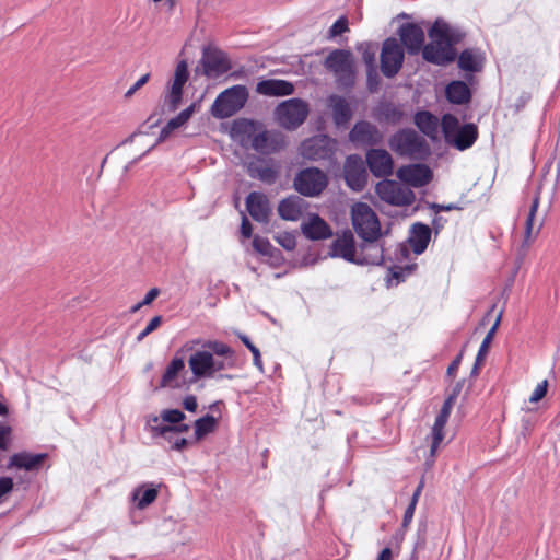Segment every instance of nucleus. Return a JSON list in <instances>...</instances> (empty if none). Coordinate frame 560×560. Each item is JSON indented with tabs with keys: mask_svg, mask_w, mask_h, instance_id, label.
I'll return each mask as SVG.
<instances>
[{
	"mask_svg": "<svg viewBox=\"0 0 560 560\" xmlns=\"http://www.w3.org/2000/svg\"><path fill=\"white\" fill-rule=\"evenodd\" d=\"M431 43L422 50L423 58L432 63L446 65L455 59L452 47L450 27L442 21H436L429 31Z\"/></svg>",
	"mask_w": 560,
	"mask_h": 560,
	"instance_id": "obj_1",
	"label": "nucleus"
},
{
	"mask_svg": "<svg viewBox=\"0 0 560 560\" xmlns=\"http://www.w3.org/2000/svg\"><path fill=\"white\" fill-rule=\"evenodd\" d=\"M389 148L401 156L422 160L430 154L427 141L413 129H401L388 140Z\"/></svg>",
	"mask_w": 560,
	"mask_h": 560,
	"instance_id": "obj_2",
	"label": "nucleus"
},
{
	"mask_svg": "<svg viewBox=\"0 0 560 560\" xmlns=\"http://www.w3.org/2000/svg\"><path fill=\"white\" fill-rule=\"evenodd\" d=\"M248 100L245 85H234L221 92L211 106V115L215 118H229L244 107Z\"/></svg>",
	"mask_w": 560,
	"mask_h": 560,
	"instance_id": "obj_3",
	"label": "nucleus"
},
{
	"mask_svg": "<svg viewBox=\"0 0 560 560\" xmlns=\"http://www.w3.org/2000/svg\"><path fill=\"white\" fill-rule=\"evenodd\" d=\"M352 225L362 240L381 236V224L374 210L364 202H357L351 208Z\"/></svg>",
	"mask_w": 560,
	"mask_h": 560,
	"instance_id": "obj_4",
	"label": "nucleus"
},
{
	"mask_svg": "<svg viewBox=\"0 0 560 560\" xmlns=\"http://www.w3.org/2000/svg\"><path fill=\"white\" fill-rule=\"evenodd\" d=\"M308 112V104L305 101L290 98L281 102L276 107L275 117L281 127L294 130L305 121Z\"/></svg>",
	"mask_w": 560,
	"mask_h": 560,
	"instance_id": "obj_5",
	"label": "nucleus"
},
{
	"mask_svg": "<svg viewBox=\"0 0 560 560\" xmlns=\"http://www.w3.org/2000/svg\"><path fill=\"white\" fill-rule=\"evenodd\" d=\"M325 67L335 74L340 85H353L355 73L354 59L351 51L335 49L326 57Z\"/></svg>",
	"mask_w": 560,
	"mask_h": 560,
	"instance_id": "obj_6",
	"label": "nucleus"
},
{
	"mask_svg": "<svg viewBox=\"0 0 560 560\" xmlns=\"http://www.w3.org/2000/svg\"><path fill=\"white\" fill-rule=\"evenodd\" d=\"M375 191L383 201L392 206H410L416 200L415 192L409 187L390 179L380 182Z\"/></svg>",
	"mask_w": 560,
	"mask_h": 560,
	"instance_id": "obj_7",
	"label": "nucleus"
},
{
	"mask_svg": "<svg viewBox=\"0 0 560 560\" xmlns=\"http://www.w3.org/2000/svg\"><path fill=\"white\" fill-rule=\"evenodd\" d=\"M327 184V175L316 167L302 170L294 178L295 189L308 197L318 196Z\"/></svg>",
	"mask_w": 560,
	"mask_h": 560,
	"instance_id": "obj_8",
	"label": "nucleus"
},
{
	"mask_svg": "<svg viewBox=\"0 0 560 560\" xmlns=\"http://www.w3.org/2000/svg\"><path fill=\"white\" fill-rule=\"evenodd\" d=\"M188 365L196 378L213 377L217 372L226 370L225 364L219 362V359L213 357L208 350H198L194 352L189 360Z\"/></svg>",
	"mask_w": 560,
	"mask_h": 560,
	"instance_id": "obj_9",
	"label": "nucleus"
},
{
	"mask_svg": "<svg viewBox=\"0 0 560 560\" xmlns=\"http://www.w3.org/2000/svg\"><path fill=\"white\" fill-rule=\"evenodd\" d=\"M404 50L396 38L384 40L381 51V71L387 78L398 73L404 62Z\"/></svg>",
	"mask_w": 560,
	"mask_h": 560,
	"instance_id": "obj_10",
	"label": "nucleus"
},
{
	"mask_svg": "<svg viewBox=\"0 0 560 560\" xmlns=\"http://www.w3.org/2000/svg\"><path fill=\"white\" fill-rule=\"evenodd\" d=\"M189 72L188 65L185 60H180L175 68L174 75L167 92L164 96V105L167 106L170 112H174L178 108L182 103L183 88L188 81Z\"/></svg>",
	"mask_w": 560,
	"mask_h": 560,
	"instance_id": "obj_11",
	"label": "nucleus"
},
{
	"mask_svg": "<svg viewBox=\"0 0 560 560\" xmlns=\"http://www.w3.org/2000/svg\"><path fill=\"white\" fill-rule=\"evenodd\" d=\"M343 173L346 183L351 189L361 191L366 185L368 174L360 155L352 154L347 158Z\"/></svg>",
	"mask_w": 560,
	"mask_h": 560,
	"instance_id": "obj_12",
	"label": "nucleus"
},
{
	"mask_svg": "<svg viewBox=\"0 0 560 560\" xmlns=\"http://www.w3.org/2000/svg\"><path fill=\"white\" fill-rule=\"evenodd\" d=\"M432 171L424 164H410L398 168L397 177L412 187H423L432 179Z\"/></svg>",
	"mask_w": 560,
	"mask_h": 560,
	"instance_id": "obj_13",
	"label": "nucleus"
},
{
	"mask_svg": "<svg viewBox=\"0 0 560 560\" xmlns=\"http://www.w3.org/2000/svg\"><path fill=\"white\" fill-rule=\"evenodd\" d=\"M201 63L207 77L215 78L230 70L231 65L224 52L213 48L203 50Z\"/></svg>",
	"mask_w": 560,
	"mask_h": 560,
	"instance_id": "obj_14",
	"label": "nucleus"
},
{
	"mask_svg": "<svg viewBox=\"0 0 560 560\" xmlns=\"http://www.w3.org/2000/svg\"><path fill=\"white\" fill-rule=\"evenodd\" d=\"M285 147L284 137L277 131H268L260 126L256 137L253 139L252 148L260 153L269 154Z\"/></svg>",
	"mask_w": 560,
	"mask_h": 560,
	"instance_id": "obj_15",
	"label": "nucleus"
},
{
	"mask_svg": "<svg viewBox=\"0 0 560 560\" xmlns=\"http://www.w3.org/2000/svg\"><path fill=\"white\" fill-rule=\"evenodd\" d=\"M329 254L357 265L358 247L352 232L348 230L338 235L330 245Z\"/></svg>",
	"mask_w": 560,
	"mask_h": 560,
	"instance_id": "obj_16",
	"label": "nucleus"
},
{
	"mask_svg": "<svg viewBox=\"0 0 560 560\" xmlns=\"http://www.w3.org/2000/svg\"><path fill=\"white\" fill-rule=\"evenodd\" d=\"M366 163L371 173L376 177H386L393 173V158L384 149L369 150L366 153Z\"/></svg>",
	"mask_w": 560,
	"mask_h": 560,
	"instance_id": "obj_17",
	"label": "nucleus"
},
{
	"mask_svg": "<svg viewBox=\"0 0 560 560\" xmlns=\"http://www.w3.org/2000/svg\"><path fill=\"white\" fill-rule=\"evenodd\" d=\"M351 142L360 145H374L382 141L383 135L376 126L369 121L357 122L349 132Z\"/></svg>",
	"mask_w": 560,
	"mask_h": 560,
	"instance_id": "obj_18",
	"label": "nucleus"
},
{
	"mask_svg": "<svg viewBox=\"0 0 560 560\" xmlns=\"http://www.w3.org/2000/svg\"><path fill=\"white\" fill-rule=\"evenodd\" d=\"M303 235L312 241L327 240L332 236V230L318 214L312 213L301 224Z\"/></svg>",
	"mask_w": 560,
	"mask_h": 560,
	"instance_id": "obj_19",
	"label": "nucleus"
},
{
	"mask_svg": "<svg viewBox=\"0 0 560 560\" xmlns=\"http://www.w3.org/2000/svg\"><path fill=\"white\" fill-rule=\"evenodd\" d=\"M398 34L402 45L410 55L418 54L424 47V32L419 25L413 23L402 24L398 30Z\"/></svg>",
	"mask_w": 560,
	"mask_h": 560,
	"instance_id": "obj_20",
	"label": "nucleus"
},
{
	"mask_svg": "<svg viewBox=\"0 0 560 560\" xmlns=\"http://www.w3.org/2000/svg\"><path fill=\"white\" fill-rule=\"evenodd\" d=\"M380 237L363 240L358 247L357 265H381L384 260L383 246L377 242Z\"/></svg>",
	"mask_w": 560,
	"mask_h": 560,
	"instance_id": "obj_21",
	"label": "nucleus"
},
{
	"mask_svg": "<svg viewBox=\"0 0 560 560\" xmlns=\"http://www.w3.org/2000/svg\"><path fill=\"white\" fill-rule=\"evenodd\" d=\"M255 91L259 95L281 97L293 94L294 85L282 79H264L257 82Z\"/></svg>",
	"mask_w": 560,
	"mask_h": 560,
	"instance_id": "obj_22",
	"label": "nucleus"
},
{
	"mask_svg": "<svg viewBox=\"0 0 560 560\" xmlns=\"http://www.w3.org/2000/svg\"><path fill=\"white\" fill-rule=\"evenodd\" d=\"M246 209L257 222H267L271 213L268 198L257 191L250 192L246 198Z\"/></svg>",
	"mask_w": 560,
	"mask_h": 560,
	"instance_id": "obj_23",
	"label": "nucleus"
},
{
	"mask_svg": "<svg viewBox=\"0 0 560 560\" xmlns=\"http://www.w3.org/2000/svg\"><path fill=\"white\" fill-rule=\"evenodd\" d=\"M540 202V196L539 192L536 194L534 197L532 205L529 207V211L525 221V232H524V241L523 246L528 248L538 236L540 229L544 224V220H536L537 210Z\"/></svg>",
	"mask_w": 560,
	"mask_h": 560,
	"instance_id": "obj_24",
	"label": "nucleus"
},
{
	"mask_svg": "<svg viewBox=\"0 0 560 560\" xmlns=\"http://www.w3.org/2000/svg\"><path fill=\"white\" fill-rule=\"evenodd\" d=\"M260 124L249 119H237L233 122L231 128V136L234 140L238 141L242 145H253V139L256 137L260 128Z\"/></svg>",
	"mask_w": 560,
	"mask_h": 560,
	"instance_id": "obj_25",
	"label": "nucleus"
},
{
	"mask_svg": "<svg viewBox=\"0 0 560 560\" xmlns=\"http://www.w3.org/2000/svg\"><path fill=\"white\" fill-rule=\"evenodd\" d=\"M307 209L306 201L299 196H290L278 206L279 215L287 221H298Z\"/></svg>",
	"mask_w": 560,
	"mask_h": 560,
	"instance_id": "obj_26",
	"label": "nucleus"
},
{
	"mask_svg": "<svg viewBox=\"0 0 560 560\" xmlns=\"http://www.w3.org/2000/svg\"><path fill=\"white\" fill-rule=\"evenodd\" d=\"M329 139L327 137H313L302 142L301 154L308 160H319L326 158L328 153L327 145Z\"/></svg>",
	"mask_w": 560,
	"mask_h": 560,
	"instance_id": "obj_27",
	"label": "nucleus"
},
{
	"mask_svg": "<svg viewBox=\"0 0 560 560\" xmlns=\"http://www.w3.org/2000/svg\"><path fill=\"white\" fill-rule=\"evenodd\" d=\"M46 454H31L26 452L14 454L8 464L9 469H24L26 472L37 470Z\"/></svg>",
	"mask_w": 560,
	"mask_h": 560,
	"instance_id": "obj_28",
	"label": "nucleus"
},
{
	"mask_svg": "<svg viewBox=\"0 0 560 560\" xmlns=\"http://www.w3.org/2000/svg\"><path fill=\"white\" fill-rule=\"evenodd\" d=\"M185 369V362L182 358H173L162 375L160 387L179 388L183 385L179 374Z\"/></svg>",
	"mask_w": 560,
	"mask_h": 560,
	"instance_id": "obj_29",
	"label": "nucleus"
},
{
	"mask_svg": "<svg viewBox=\"0 0 560 560\" xmlns=\"http://www.w3.org/2000/svg\"><path fill=\"white\" fill-rule=\"evenodd\" d=\"M478 138V129L474 124L463 125L447 142L456 149L464 151L470 148Z\"/></svg>",
	"mask_w": 560,
	"mask_h": 560,
	"instance_id": "obj_30",
	"label": "nucleus"
},
{
	"mask_svg": "<svg viewBox=\"0 0 560 560\" xmlns=\"http://www.w3.org/2000/svg\"><path fill=\"white\" fill-rule=\"evenodd\" d=\"M431 238V229L423 223L412 225L409 236V244L415 254H421L428 247Z\"/></svg>",
	"mask_w": 560,
	"mask_h": 560,
	"instance_id": "obj_31",
	"label": "nucleus"
},
{
	"mask_svg": "<svg viewBox=\"0 0 560 560\" xmlns=\"http://www.w3.org/2000/svg\"><path fill=\"white\" fill-rule=\"evenodd\" d=\"M328 105L332 110V118L336 125H346L352 117V109L348 101L339 95H331Z\"/></svg>",
	"mask_w": 560,
	"mask_h": 560,
	"instance_id": "obj_32",
	"label": "nucleus"
},
{
	"mask_svg": "<svg viewBox=\"0 0 560 560\" xmlns=\"http://www.w3.org/2000/svg\"><path fill=\"white\" fill-rule=\"evenodd\" d=\"M203 347L206 350L213 353V357H217L219 362L223 364L228 362L226 369L235 366V352L226 343L217 340H209L203 345Z\"/></svg>",
	"mask_w": 560,
	"mask_h": 560,
	"instance_id": "obj_33",
	"label": "nucleus"
},
{
	"mask_svg": "<svg viewBox=\"0 0 560 560\" xmlns=\"http://www.w3.org/2000/svg\"><path fill=\"white\" fill-rule=\"evenodd\" d=\"M195 112V105H190L182 110L176 117L168 120V122L162 128L158 142H163L170 138V136L180 127H183L192 116Z\"/></svg>",
	"mask_w": 560,
	"mask_h": 560,
	"instance_id": "obj_34",
	"label": "nucleus"
},
{
	"mask_svg": "<svg viewBox=\"0 0 560 560\" xmlns=\"http://www.w3.org/2000/svg\"><path fill=\"white\" fill-rule=\"evenodd\" d=\"M416 126L429 138L435 140L439 136L440 124L438 118L429 112H418L415 115Z\"/></svg>",
	"mask_w": 560,
	"mask_h": 560,
	"instance_id": "obj_35",
	"label": "nucleus"
},
{
	"mask_svg": "<svg viewBox=\"0 0 560 560\" xmlns=\"http://www.w3.org/2000/svg\"><path fill=\"white\" fill-rule=\"evenodd\" d=\"M485 58L481 52L475 49H466L458 57V66L462 70L478 72L483 67Z\"/></svg>",
	"mask_w": 560,
	"mask_h": 560,
	"instance_id": "obj_36",
	"label": "nucleus"
},
{
	"mask_svg": "<svg viewBox=\"0 0 560 560\" xmlns=\"http://www.w3.org/2000/svg\"><path fill=\"white\" fill-rule=\"evenodd\" d=\"M446 97L451 103L464 104L470 100V90L463 81L451 82L445 90Z\"/></svg>",
	"mask_w": 560,
	"mask_h": 560,
	"instance_id": "obj_37",
	"label": "nucleus"
},
{
	"mask_svg": "<svg viewBox=\"0 0 560 560\" xmlns=\"http://www.w3.org/2000/svg\"><path fill=\"white\" fill-rule=\"evenodd\" d=\"M158 489L153 485H142L132 492V500L138 509H144L158 498Z\"/></svg>",
	"mask_w": 560,
	"mask_h": 560,
	"instance_id": "obj_38",
	"label": "nucleus"
},
{
	"mask_svg": "<svg viewBox=\"0 0 560 560\" xmlns=\"http://www.w3.org/2000/svg\"><path fill=\"white\" fill-rule=\"evenodd\" d=\"M249 174L267 184H273L278 177L277 168L269 164L253 165L249 167Z\"/></svg>",
	"mask_w": 560,
	"mask_h": 560,
	"instance_id": "obj_39",
	"label": "nucleus"
},
{
	"mask_svg": "<svg viewBox=\"0 0 560 560\" xmlns=\"http://www.w3.org/2000/svg\"><path fill=\"white\" fill-rule=\"evenodd\" d=\"M128 142L135 143L137 149L133 150L131 153H138L139 156L136 159H140L148 152H150L159 142L158 140L155 142H150L147 135L143 133H133L129 139H127L124 144H127Z\"/></svg>",
	"mask_w": 560,
	"mask_h": 560,
	"instance_id": "obj_40",
	"label": "nucleus"
},
{
	"mask_svg": "<svg viewBox=\"0 0 560 560\" xmlns=\"http://www.w3.org/2000/svg\"><path fill=\"white\" fill-rule=\"evenodd\" d=\"M458 392H459V389H455L453 392V394L450 395L445 399V401H444V404H443V406H442V408L440 410V413L435 418L433 427L445 429V425H446L447 420L450 418L452 408H453V406L455 404V400L457 398Z\"/></svg>",
	"mask_w": 560,
	"mask_h": 560,
	"instance_id": "obj_41",
	"label": "nucleus"
},
{
	"mask_svg": "<svg viewBox=\"0 0 560 560\" xmlns=\"http://www.w3.org/2000/svg\"><path fill=\"white\" fill-rule=\"evenodd\" d=\"M151 430L154 435H160L164 438L166 441H171L176 433L187 432L189 430L188 424H177V425H152Z\"/></svg>",
	"mask_w": 560,
	"mask_h": 560,
	"instance_id": "obj_42",
	"label": "nucleus"
},
{
	"mask_svg": "<svg viewBox=\"0 0 560 560\" xmlns=\"http://www.w3.org/2000/svg\"><path fill=\"white\" fill-rule=\"evenodd\" d=\"M217 420L213 416L207 415L195 421V435L199 440L215 429Z\"/></svg>",
	"mask_w": 560,
	"mask_h": 560,
	"instance_id": "obj_43",
	"label": "nucleus"
},
{
	"mask_svg": "<svg viewBox=\"0 0 560 560\" xmlns=\"http://www.w3.org/2000/svg\"><path fill=\"white\" fill-rule=\"evenodd\" d=\"M500 320H501V314L498 315L494 324L492 325L490 330L487 332L486 337L483 338V340L480 345L479 351L477 353V363L483 362V360L488 353L490 343L492 342L494 334L499 327Z\"/></svg>",
	"mask_w": 560,
	"mask_h": 560,
	"instance_id": "obj_44",
	"label": "nucleus"
},
{
	"mask_svg": "<svg viewBox=\"0 0 560 560\" xmlns=\"http://www.w3.org/2000/svg\"><path fill=\"white\" fill-rule=\"evenodd\" d=\"M441 128H442L445 141L448 142L451 140V138L455 135V132L460 127H459L458 119L455 116H453L451 114H445L441 120Z\"/></svg>",
	"mask_w": 560,
	"mask_h": 560,
	"instance_id": "obj_45",
	"label": "nucleus"
},
{
	"mask_svg": "<svg viewBox=\"0 0 560 560\" xmlns=\"http://www.w3.org/2000/svg\"><path fill=\"white\" fill-rule=\"evenodd\" d=\"M160 419L163 421V422H167L170 423L168 425L171 424H178L180 423L184 419H185V413L178 409H166V410H163L161 412V416L160 418L159 417H153L151 419V421L153 423H156V425H159V421Z\"/></svg>",
	"mask_w": 560,
	"mask_h": 560,
	"instance_id": "obj_46",
	"label": "nucleus"
},
{
	"mask_svg": "<svg viewBox=\"0 0 560 560\" xmlns=\"http://www.w3.org/2000/svg\"><path fill=\"white\" fill-rule=\"evenodd\" d=\"M445 438V431L442 428L432 427L431 430V447L430 455L431 457H435V454L439 450L440 444Z\"/></svg>",
	"mask_w": 560,
	"mask_h": 560,
	"instance_id": "obj_47",
	"label": "nucleus"
},
{
	"mask_svg": "<svg viewBox=\"0 0 560 560\" xmlns=\"http://www.w3.org/2000/svg\"><path fill=\"white\" fill-rule=\"evenodd\" d=\"M277 243L285 248L287 250H292L296 246V240L294 234L290 232H281L275 236Z\"/></svg>",
	"mask_w": 560,
	"mask_h": 560,
	"instance_id": "obj_48",
	"label": "nucleus"
},
{
	"mask_svg": "<svg viewBox=\"0 0 560 560\" xmlns=\"http://www.w3.org/2000/svg\"><path fill=\"white\" fill-rule=\"evenodd\" d=\"M238 337L242 340V342L249 349V352H252L253 358H254V364L259 370H262V361L260 358L259 349L255 345L252 343V341L249 340V338L247 336L240 334Z\"/></svg>",
	"mask_w": 560,
	"mask_h": 560,
	"instance_id": "obj_49",
	"label": "nucleus"
},
{
	"mask_svg": "<svg viewBox=\"0 0 560 560\" xmlns=\"http://www.w3.org/2000/svg\"><path fill=\"white\" fill-rule=\"evenodd\" d=\"M162 323V316L158 315L154 316L147 327L138 335L137 340L142 341L147 336H149L151 332H153L155 329L159 328V326Z\"/></svg>",
	"mask_w": 560,
	"mask_h": 560,
	"instance_id": "obj_50",
	"label": "nucleus"
},
{
	"mask_svg": "<svg viewBox=\"0 0 560 560\" xmlns=\"http://www.w3.org/2000/svg\"><path fill=\"white\" fill-rule=\"evenodd\" d=\"M348 31V20L345 16L339 18L330 27L329 34L335 37Z\"/></svg>",
	"mask_w": 560,
	"mask_h": 560,
	"instance_id": "obj_51",
	"label": "nucleus"
},
{
	"mask_svg": "<svg viewBox=\"0 0 560 560\" xmlns=\"http://www.w3.org/2000/svg\"><path fill=\"white\" fill-rule=\"evenodd\" d=\"M547 389H548V381L544 380L536 386L535 390L533 392V394L529 397V401L538 402L539 400H541L546 396Z\"/></svg>",
	"mask_w": 560,
	"mask_h": 560,
	"instance_id": "obj_52",
	"label": "nucleus"
},
{
	"mask_svg": "<svg viewBox=\"0 0 560 560\" xmlns=\"http://www.w3.org/2000/svg\"><path fill=\"white\" fill-rule=\"evenodd\" d=\"M253 246L257 252H259L261 254H268L269 249L271 247V245L267 238H262L259 236L254 237Z\"/></svg>",
	"mask_w": 560,
	"mask_h": 560,
	"instance_id": "obj_53",
	"label": "nucleus"
},
{
	"mask_svg": "<svg viewBox=\"0 0 560 560\" xmlns=\"http://www.w3.org/2000/svg\"><path fill=\"white\" fill-rule=\"evenodd\" d=\"M150 79V73L143 74L125 94L126 97L132 96L139 89H141Z\"/></svg>",
	"mask_w": 560,
	"mask_h": 560,
	"instance_id": "obj_54",
	"label": "nucleus"
},
{
	"mask_svg": "<svg viewBox=\"0 0 560 560\" xmlns=\"http://www.w3.org/2000/svg\"><path fill=\"white\" fill-rule=\"evenodd\" d=\"M385 116L387 120L392 121L393 124L400 122L402 113L397 109L396 107H387L385 112Z\"/></svg>",
	"mask_w": 560,
	"mask_h": 560,
	"instance_id": "obj_55",
	"label": "nucleus"
},
{
	"mask_svg": "<svg viewBox=\"0 0 560 560\" xmlns=\"http://www.w3.org/2000/svg\"><path fill=\"white\" fill-rule=\"evenodd\" d=\"M362 58L364 60V62L368 65L369 67V78H371V74L373 72H375V67H374V62H375V52L374 51H370V50H365L362 55Z\"/></svg>",
	"mask_w": 560,
	"mask_h": 560,
	"instance_id": "obj_56",
	"label": "nucleus"
},
{
	"mask_svg": "<svg viewBox=\"0 0 560 560\" xmlns=\"http://www.w3.org/2000/svg\"><path fill=\"white\" fill-rule=\"evenodd\" d=\"M171 443V447L176 451H182L187 446V440L185 438H179L177 434L172 438L171 441H167Z\"/></svg>",
	"mask_w": 560,
	"mask_h": 560,
	"instance_id": "obj_57",
	"label": "nucleus"
},
{
	"mask_svg": "<svg viewBox=\"0 0 560 560\" xmlns=\"http://www.w3.org/2000/svg\"><path fill=\"white\" fill-rule=\"evenodd\" d=\"M160 294V290L158 288H152L149 290L144 296V299L140 302V305H149L151 304Z\"/></svg>",
	"mask_w": 560,
	"mask_h": 560,
	"instance_id": "obj_58",
	"label": "nucleus"
},
{
	"mask_svg": "<svg viewBox=\"0 0 560 560\" xmlns=\"http://www.w3.org/2000/svg\"><path fill=\"white\" fill-rule=\"evenodd\" d=\"M183 406L188 411H191V412L196 411V409L198 407L197 398L194 395H189V396L185 397L183 400Z\"/></svg>",
	"mask_w": 560,
	"mask_h": 560,
	"instance_id": "obj_59",
	"label": "nucleus"
},
{
	"mask_svg": "<svg viewBox=\"0 0 560 560\" xmlns=\"http://www.w3.org/2000/svg\"><path fill=\"white\" fill-rule=\"evenodd\" d=\"M241 233L246 238L252 236V224L245 215L242 219Z\"/></svg>",
	"mask_w": 560,
	"mask_h": 560,
	"instance_id": "obj_60",
	"label": "nucleus"
},
{
	"mask_svg": "<svg viewBox=\"0 0 560 560\" xmlns=\"http://www.w3.org/2000/svg\"><path fill=\"white\" fill-rule=\"evenodd\" d=\"M416 505L409 503L408 508L405 511L404 520H402V526L407 527L409 523L411 522L413 514H415Z\"/></svg>",
	"mask_w": 560,
	"mask_h": 560,
	"instance_id": "obj_61",
	"label": "nucleus"
},
{
	"mask_svg": "<svg viewBox=\"0 0 560 560\" xmlns=\"http://www.w3.org/2000/svg\"><path fill=\"white\" fill-rule=\"evenodd\" d=\"M463 353H459L447 368V374L454 375L460 364Z\"/></svg>",
	"mask_w": 560,
	"mask_h": 560,
	"instance_id": "obj_62",
	"label": "nucleus"
},
{
	"mask_svg": "<svg viewBox=\"0 0 560 560\" xmlns=\"http://www.w3.org/2000/svg\"><path fill=\"white\" fill-rule=\"evenodd\" d=\"M13 489V480L10 477H2V498Z\"/></svg>",
	"mask_w": 560,
	"mask_h": 560,
	"instance_id": "obj_63",
	"label": "nucleus"
},
{
	"mask_svg": "<svg viewBox=\"0 0 560 560\" xmlns=\"http://www.w3.org/2000/svg\"><path fill=\"white\" fill-rule=\"evenodd\" d=\"M377 560H393V552L390 548H384L378 555Z\"/></svg>",
	"mask_w": 560,
	"mask_h": 560,
	"instance_id": "obj_64",
	"label": "nucleus"
}]
</instances>
